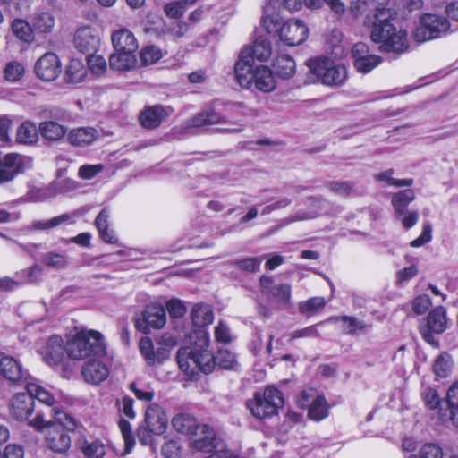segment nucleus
<instances>
[{"label":"nucleus","instance_id":"f257e3e1","mask_svg":"<svg viewBox=\"0 0 458 458\" xmlns=\"http://www.w3.org/2000/svg\"><path fill=\"white\" fill-rule=\"evenodd\" d=\"M190 344L181 347L176 355L180 369L189 375L199 370L209 373L215 366L231 369L236 364L235 355L228 350H220L213 355L208 350L209 335L206 330H194L189 336Z\"/></svg>","mask_w":458,"mask_h":458},{"label":"nucleus","instance_id":"f03ea898","mask_svg":"<svg viewBox=\"0 0 458 458\" xmlns=\"http://www.w3.org/2000/svg\"><path fill=\"white\" fill-rule=\"evenodd\" d=\"M272 54L270 42L258 38L252 47H245L240 53L234 66L237 82L240 86H270L275 82L272 71L266 65L252 68L253 59L267 61Z\"/></svg>","mask_w":458,"mask_h":458},{"label":"nucleus","instance_id":"7ed1b4c3","mask_svg":"<svg viewBox=\"0 0 458 458\" xmlns=\"http://www.w3.org/2000/svg\"><path fill=\"white\" fill-rule=\"evenodd\" d=\"M52 420H46L44 413L38 411L28 424L38 431H46V443L49 449L56 453H64L71 446V438L66 431H74L77 421L69 414L54 411Z\"/></svg>","mask_w":458,"mask_h":458},{"label":"nucleus","instance_id":"20e7f679","mask_svg":"<svg viewBox=\"0 0 458 458\" xmlns=\"http://www.w3.org/2000/svg\"><path fill=\"white\" fill-rule=\"evenodd\" d=\"M391 16V12L366 14L364 24L371 27L370 38L380 44V51L403 53L409 48L407 33L392 24Z\"/></svg>","mask_w":458,"mask_h":458},{"label":"nucleus","instance_id":"39448f33","mask_svg":"<svg viewBox=\"0 0 458 458\" xmlns=\"http://www.w3.org/2000/svg\"><path fill=\"white\" fill-rule=\"evenodd\" d=\"M65 352L72 360L98 358L105 353L102 335L97 331H81L67 343Z\"/></svg>","mask_w":458,"mask_h":458},{"label":"nucleus","instance_id":"423d86ee","mask_svg":"<svg viewBox=\"0 0 458 458\" xmlns=\"http://www.w3.org/2000/svg\"><path fill=\"white\" fill-rule=\"evenodd\" d=\"M310 83H322L327 86H339L347 80V69L344 65L329 66L326 57H316L307 61Z\"/></svg>","mask_w":458,"mask_h":458},{"label":"nucleus","instance_id":"0eeeda50","mask_svg":"<svg viewBox=\"0 0 458 458\" xmlns=\"http://www.w3.org/2000/svg\"><path fill=\"white\" fill-rule=\"evenodd\" d=\"M284 405L282 393L275 387H267L263 393H255L252 399L247 401L250 413L259 419L271 417Z\"/></svg>","mask_w":458,"mask_h":458},{"label":"nucleus","instance_id":"6e6552de","mask_svg":"<svg viewBox=\"0 0 458 458\" xmlns=\"http://www.w3.org/2000/svg\"><path fill=\"white\" fill-rule=\"evenodd\" d=\"M450 23L445 17L426 13L420 17V23L413 31V37L418 42H425L447 35Z\"/></svg>","mask_w":458,"mask_h":458},{"label":"nucleus","instance_id":"1a4fd4ad","mask_svg":"<svg viewBox=\"0 0 458 458\" xmlns=\"http://www.w3.org/2000/svg\"><path fill=\"white\" fill-rule=\"evenodd\" d=\"M165 323V310L160 304L146 306L134 320L135 327L144 334L149 333L151 329H160Z\"/></svg>","mask_w":458,"mask_h":458},{"label":"nucleus","instance_id":"9d476101","mask_svg":"<svg viewBox=\"0 0 458 458\" xmlns=\"http://www.w3.org/2000/svg\"><path fill=\"white\" fill-rule=\"evenodd\" d=\"M0 375L11 384L24 385L31 377L22 363L16 358L0 353Z\"/></svg>","mask_w":458,"mask_h":458},{"label":"nucleus","instance_id":"9b49d317","mask_svg":"<svg viewBox=\"0 0 458 458\" xmlns=\"http://www.w3.org/2000/svg\"><path fill=\"white\" fill-rule=\"evenodd\" d=\"M32 160L16 153H10L0 159V184L13 181L18 174L31 166Z\"/></svg>","mask_w":458,"mask_h":458},{"label":"nucleus","instance_id":"f8f14e48","mask_svg":"<svg viewBox=\"0 0 458 458\" xmlns=\"http://www.w3.org/2000/svg\"><path fill=\"white\" fill-rule=\"evenodd\" d=\"M298 404L301 408L309 407L308 417L315 421H320L329 414L328 403L322 395H315L313 389L304 390L301 393Z\"/></svg>","mask_w":458,"mask_h":458},{"label":"nucleus","instance_id":"ddd939ff","mask_svg":"<svg viewBox=\"0 0 458 458\" xmlns=\"http://www.w3.org/2000/svg\"><path fill=\"white\" fill-rule=\"evenodd\" d=\"M447 324L446 312L443 307H437L432 310L428 317L425 325L420 326V332L422 338L432 345L437 343L434 335L442 334Z\"/></svg>","mask_w":458,"mask_h":458},{"label":"nucleus","instance_id":"4468645a","mask_svg":"<svg viewBox=\"0 0 458 458\" xmlns=\"http://www.w3.org/2000/svg\"><path fill=\"white\" fill-rule=\"evenodd\" d=\"M191 445L197 451L213 452L221 443L215 435L214 429L206 424H199L190 437Z\"/></svg>","mask_w":458,"mask_h":458},{"label":"nucleus","instance_id":"2eb2a0df","mask_svg":"<svg viewBox=\"0 0 458 458\" xmlns=\"http://www.w3.org/2000/svg\"><path fill=\"white\" fill-rule=\"evenodd\" d=\"M75 48L87 55L95 54L100 44V37L97 30L90 26L79 28L73 37Z\"/></svg>","mask_w":458,"mask_h":458},{"label":"nucleus","instance_id":"dca6fc26","mask_svg":"<svg viewBox=\"0 0 458 458\" xmlns=\"http://www.w3.org/2000/svg\"><path fill=\"white\" fill-rule=\"evenodd\" d=\"M35 72L38 78L43 81H53L61 73L59 57L52 52L44 54L35 64Z\"/></svg>","mask_w":458,"mask_h":458},{"label":"nucleus","instance_id":"f3484780","mask_svg":"<svg viewBox=\"0 0 458 458\" xmlns=\"http://www.w3.org/2000/svg\"><path fill=\"white\" fill-rule=\"evenodd\" d=\"M309 30L301 20H290L284 22L280 31V40L288 46H297L308 38Z\"/></svg>","mask_w":458,"mask_h":458},{"label":"nucleus","instance_id":"a211bd4d","mask_svg":"<svg viewBox=\"0 0 458 458\" xmlns=\"http://www.w3.org/2000/svg\"><path fill=\"white\" fill-rule=\"evenodd\" d=\"M35 411V401L27 391L13 396L10 403V414L19 421L28 420Z\"/></svg>","mask_w":458,"mask_h":458},{"label":"nucleus","instance_id":"6ab92c4d","mask_svg":"<svg viewBox=\"0 0 458 458\" xmlns=\"http://www.w3.org/2000/svg\"><path fill=\"white\" fill-rule=\"evenodd\" d=\"M145 422L151 433L161 435L166 428L167 420L162 408L152 403L146 409Z\"/></svg>","mask_w":458,"mask_h":458},{"label":"nucleus","instance_id":"aec40b11","mask_svg":"<svg viewBox=\"0 0 458 458\" xmlns=\"http://www.w3.org/2000/svg\"><path fill=\"white\" fill-rule=\"evenodd\" d=\"M81 375L86 382L99 384L107 378L109 369L98 358H92L82 367Z\"/></svg>","mask_w":458,"mask_h":458},{"label":"nucleus","instance_id":"412c9836","mask_svg":"<svg viewBox=\"0 0 458 458\" xmlns=\"http://www.w3.org/2000/svg\"><path fill=\"white\" fill-rule=\"evenodd\" d=\"M111 40L114 51L135 53L139 47L134 34L125 28L114 31Z\"/></svg>","mask_w":458,"mask_h":458},{"label":"nucleus","instance_id":"4be33fe9","mask_svg":"<svg viewBox=\"0 0 458 458\" xmlns=\"http://www.w3.org/2000/svg\"><path fill=\"white\" fill-rule=\"evenodd\" d=\"M309 210H298L284 219V224L288 225L294 222L315 219L321 215L323 206L327 201L314 197L309 198Z\"/></svg>","mask_w":458,"mask_h":458},{"label":"nucleus","instance_id":"5701e85b","mask_svg":"<svg viewBox=\"0 0 458 458\" xmlns=\"http://www.w3.org/2000/svg\"><path fill=\"white\" fill-rule=\"evenodd\" d=\"M167 113L160 105L146 107L140 114V124L146 129L157 128L166 118Z\"/></svg>","mask_w":458,"mask_h":458},{"label":"nucleus","instance_id":"b1692460","mask_svg":"<svg viewBox=\"0 0 458 458\" xmlns=\"http://www.w3.org/2000/svg\"><path fill=\"white\" fill-rule=\"evenodd\" d=\"M63 354L64 347L62 337L59 335L51 336L42 352L44 360L49 366H56L61 362Z\"/></svg>","mask_w":458,"mask_h":458},{"label":"nucleus","instance_id":"393cba45","mask_svg":"<svg viewBox=\"0 0 458 458\" xmlns=\"http://www.w3.org/2000/svg\"><path fill=\"white\" fill-rule=\"evenodd\" d=\"M98 137V132L93 127H80L72 130L68 134V141L72 146L87 147Z\"/></svg>","mask_w":458,"mask_h":458},{"label":"nucleus","instance_id":"a878e982","mask_svg":"<svg viewBox=\"0 0 458 458\" xmlns=\"http://www.w3.org/2000/svg\"><path fill=\"white\" fill-rule=\"evenodd\" d=\"M342 322V331L345 335H355L359 334H367L371 329V325L352 316H341L335 318Z\"/></svg>","mask_w":458,"mask_h":458},{"label":"nucleus","instance_id":"bb28decb","mask_svg":"<svg viewBox=\"0 0 458 458\" xmlns=\"http://www.w3.org/2000/svg\"><path fill=\"white\" fill-rule=\"evenodd\" d=\"M264 257H245L236 259L228 262V266L244 273L245 275L258 273L260 269Z\"/></svg>","mask_w":458,"mask_h":458},{"label":"nucleus","instance_id":"cd10ccee","mask_svg":"<svg viewBox=\"0 0 458 458\" xmlns=\"http://www.w3.org/2000/svg\"><path fill=\"white\" fill-rule=\"evenodd\" d=\"M274 72L272 71L274 74V78L276 76L282 78V79H287L292 77L295 72V62L294 60L289 56V55H280L276 57L273 64ZM276 81V79H274ZM273 82L272 84H274Z\"/></svg>","mask_w":458,"mask_h":458},{"label":"nucleus","instance_id":"c85d7f7f","mask_svg":"<svg viewBox=\"0 0 458 458\" xmlns=\"http://www.w3.org/2000/svg\"><path fill=\"white\" fill-rule=\"evenodd\" d=\"M214 318L212 309L208 304H195L191 310V319L194 326L203 329L207 325L212 323Z\"/></svg>","mask_w":458,"mask_h":458},{"label":"nucleus","instance_id":"c756f323","mask_svg":"<svg viewBox=\"0 0 458 458\" xmlns=\"http://www.w3.org/2000/svg\"><path fill=\"white\" fill-rule=\"evenodd\" d=\"M13 34L21 42L30 44L34 41V30L27 21L14 19L11 23Z\"/></svg>","mask_w":458,"mask_h":458},{"label":"nucleus","instance_id":"7c9ffc66","mask_svg":"<svg viewBox=\"0 0 458 458\" xmlns=\"http://www.w3.org/2000/svg\"><path fill=\"white\" fill-rule=\"evenodd\" d=\"M40 135L48 141H57L66 133V128L54 121H47L39 123Z\"/></svg>","mask_w":458,"mask_h":458},{"label":"nucleus","instance_id":"2f4dec72","mask_svg":"<svg viewBox=\"0 0 458 458\" xmlns=\"http://www.w3.org/2000/svg\"><path fill=\"white\" fill-rule=\"evenodd\" d=\"M31 22L33 30L38 33L49 34L55 26V21L51 13L40 11L34 14Z\"/></svg>","mask_w":458,"mask_h":458},{"label":"nucleus","instance_id":"473e14b6","mask_svg":"<svg viewBox=\"0 0 458 458\" xmlns=\"http://www.w3.org/2000/svg\"><path fill=\"white\" fill-rule=\"evenodd\" d=\"M136 58L134 53L115 51L109 57V66L113 70L124 71L130 70L134 66Z\"/></svg>","mask_w":458,"mask_h":458},{"label":"nucleus","instance_id":"72a5a7b5","mask_svg":"<svg viewBox=\"0 0 458 458\" xmlns=\"http://www.w3.org/2000/svg\"><path fill=\"white\" fill-rule=\"evenodd\" d=\"M222 121L223 117L215 110H205L191 118L187 122V127L199 128L208 124L218 123H221Z\"/></svg>","mask_w":458,"mask_h":458},{"label":"nucleus","instance_id":"f704fd0d","mask_svg":"<svg viewBox=\"0 0 458 458\" xmlns=\"http://www.w3.org/2000/svg\"><path fill=\"white\" fill-rule=\"evenodd\" d=\"M172 425L177 432L191 437L199 424L191 415L182 413L174 417Z\"/></svg>","mask_w":458,"mask_h":458},{"label":"nucleus","instance_id":"c9c22d12","mask_svg":"<svg viewBox=\"0 0 458 458\" xmlns=\"http://www.w3.org/2000/svg\"><path fill=\"white\" fill-rule=\"evenodd\" d=\"M39 130L33 123H22L16 132V140L19 143L30 145L37 142L38 139Z\"/></svg>","mask_w":458,"mask_h":458},{"label":"nucleus","instance_id":"e433bc0d","mask_svg":"<svg viewBox=\"0 0 458 458\" xmlns=\"http://www.w3.org/2000/svg\"><path fill=\"white\" fill-rule=\"evenodd\" d=\"M80 448L87 458H103L106 452V445L98 439H84Z\"/></svg>","mask_w":458,"mask_h":458},{"label":"nucleus","instance_id":"4c0bfd02","mask_svg":"<svg viewBox=\"0 0 458 458\" xmlns=\"http://www.w3.org/2000/svg\"><path fill=\"white\" fill-rule=\"evenodd\" d=\"M25 389L34 401L38 399L47 406H52L55 403V397L44 387L34 382L32 377L26 384Z\"/></svg>","mask_w":458,"mask_h":458},{"label":"nucleus","instance_id":"58836bf2","mask_svg":"<svg viewBox=\"0 0 458 458\" xmlns=\"http://www.w3.org/2000/svg\"><path fill=\"white\" fill-rule=\"evenodd\" d=\"M75 213L73 215L63 214L48 220L34 221L31 227L38 231H47L60 226L63 224H73L75 222L73 219Z\"/></svg>","mask_w":458,"mask_h":458},{"label":"nucleus","instance_id":"ea45409f","mask_svg":"<svg viewBox=\"0 0 458 458\" xmlns=\"http://www.w3.org/2000/svg\"><path fill=\"white\" fill-rule=\"evenodd\" d=\"M415 199L414 191L411 189H406L394 193L392 197V205L394 208L395 214L404 215L408 205Z\"/></svg>","mask_w":458,"mask_h":458},{"label":"nucleus","instance_id":"a19ab883","mask_svg":"<svg viewBox=\"0 0 458 458\" xmlns=\"http://www.w3.org/2000/svg\"><path fill=\"white\" fill-rule=\"evenodd\" d=\"M87 75V70L83 64L76 59L70 62L64 73L67 83H80Z\"/></svg>","mask_w":458,"mask_h":458},{"label":"nucleus","instance_id":"79ce46f5","mask_svg":"<svg viewBox=\"0 0 458 458\" xmlns=\"http://www.w3.org/2000/svg\"><path fill=\"white\" fill-rule=\"evenodd\" d=\"M42 262L54 269L60 270L68 267L70 261L65 252L49 251L42 256Z\"/></svg>","mask_w":458,"mask_h":458},{"label":"nucleus","instance_id":"37998d69","mask_svg":"<svg viewBox=\"0 0 458 458\" xmlns=\"http://www.w3.org/2000/svg\"><path fill=\"white\" fill-rule=\"evenodd\" d=\"M269 9L270 8H268L267 11H265L267 14L262 18L263 27L268 34H276L280 37V31L284 24L283 21L278 13H268ZM265 10H267V6L265 7Z\"/></svg>","mask_w":458,"mask_h":458},{"label":"nucleus","instance_id":"c03bdc74","mask_svg":"<svg viewBox=\"0 0 458 458\" xmlns=\"http://www.w3.org/2000/svg\"><path fill=\"white\" fill-rule=\"evenodd\" d=\"M326 301L323 297H312L306 301L299 303V310L302 315L312 316L319 310H323Z\"/></svg>","mask_w":458,"mask_h":458},{"label":"nucleus","instance_id":"a18cd8bd","mask_svg":"<svg viewBox=\"0 0 458 458\" xmlns=\"http://www.w3.org/2000/svg\"><path fill=\"white\" fill-rule=\"evenodd\" d=\"M389 0H360L358 1V8L362 12L367 9L369 13L367 14H377L381 12H391L389 8H386Z\"/></svg>","mask_w":458,"mask_h":458},{"label":"nucleus","instance_id":"49530a36","mask_svg":"<svg viewBox=\"0 0 458 458\" xmlns=\"http://www.w3.org/2000/svg\"><path fill=\"white\" fill-rule=\"evenodd\" d=\"M163 56L161 48L155 45H148L143 47L140 53V59L142 64L150 65L159 61Z\"/></svg>","mask_w":458,"mask_h":458},{"label":"nucleus","instance_id":"de8ad7c7","mask_svg":"<svg viewBox=\"0 0 458 458\" xmlns=\"http://www.w3.org/2000/svg\"><path fill=\"white\" fill-rule=\"evenodd\" d=\"M394 174L393 169L386 170L382 173L377 174L374 175V179L379 182H385L390 186L395 187H409L413 183V180L411 178L408 179H394L392 177Z\"/></svg>","mask_w":458,"mask_h":458},{"label":"nucleus","instance_id":"09e8293b","mask_svg":"<svg viewBox=\"0 0 458 458\" xmlns=\"http://www.w3.org/2000/svg\"><path fill=\"white\" fill-rule=\"evenodd\" d=\"M24 65L17 61L9 62L4 69V78L11 83L18 82L24 75Z\"/></svg>","mask_w":458,"mask_h":458},{"label":"nucleus","instance_id":"8fccbe9b","mask_svg":"<svg viewBox=\"0 0 458 458\" xmlns=\"http://www.w3.org/2000/svg\"><path fill=\"white\" fill-rule=\"evenodd\" d=\"M327 187L330 191L345 197L353 191L354 184L352 182H329Z\"/></svg>","mask_w":458,"mask_h":458},{"label":"nucleus","instance_id":"3c124183","mask_svg":"<svg viewBox=\"0 0 458 458\" xmlns=\"http://www.w3.org/2000/svg\"><path fill=\"white\" fill-rule=\"evenodd\" d=\"M361 66L354 65L358 72L367 73L377 66L381 63V58L378 55L369 53L360 58Z\"/></svg>","mask_w":458,"mask_h":458},{"label":"nucleus","instance_id":"603ef678","mask_svg":"<svg viewBox=\"0 0 458 458\" xmlns=\"http://www.w3.org/2000/svg\"><path fill=\"white\" fill-rule=\"evenodd\" d=\"M301 4V0H268L267 10L268 8L277 9L283 6L290 12H294L300 10Z\"/></svg>","mask_w":458,"mask_h":458},{"label":"nucleus","instance_id":"864d4df0","mask_svg":"<svg viewBox=\"0 0 458 458\" xmlns=\"http://www.w3.org/2000/svg\"><path fill=\"white\" fill-rule=\"evenodd\" d=\"M88 65L93 74L101 75L106 70V62L102 55H89Z\"/></svg>","mask_w":458,"mask_h":458},{"label":"nucleus","instance_id":"5fc2aeb1","mask_svg":"<svg viewBox=\"0 0 458 458\" xmlns=\"http://www.w3.org/2000/svg\"><path fill=\"white\" fill-rule=\"evenodd\" d=\"M270 296L279 301L287 303L291 299V286L288 284L276 285L270 291Z\"/></svg>","mask_w":458,"mask_h":458},{"label":"nucleus","instance_id":"6e6d98bb","mask_svg":"<svg viewBox=\"0 0 458 458\" xmlns=\"http://www.w3.org/2000/svg\"><path fill=\"white\" fill-rule=\"evenodd\" d=\"M104 170L102 164L84 165L79 168L78 175L81 179L90 180Z\"/></svg>","mask_w":458,"mask_h":458},{"label":"nucleus","instance_id":"4d7b16f0","mask_svg":"<svg viewBox=\"0 0 458 458\" xmlns=\"http://www.w3.org/2000/svg\"><path fill=\"white\" fill-rule=\"evenodd\" d=\"M188 30L189 26L183 21H173L166 26V32L173 38L183 37Z\"/></svg>","mask_w":458,"mask_h":458},{"label":"nucleus","instance_id":"13d9d810","mask_svg":"<svg viewBox=\"0 0 458 458\" xmlns=\"http://www.w3.org/2000/svg\"><path fill=\"white\" fill-rule=\"evenodd\" d=\"M395 217L401 222L405 229H410L414 226L419 220V212L416 210H406L404 215L395 214Z\"/></svg>","mask_w":458,"mask_h":458},{"label":"nucleus","instance_id":"bf43d9fd","mask_svg":"<svg viewBox=\"0 0 458 458\" xmlns=\"http://www.w3.org/2000/svg\"><path fill=\"white\" fill-rule=\"evenodd\" d=\"M450 371V364L447 358L443 355L438 356L434 363V372L437 377H445Z\"/></svg>","mask_w":458,"mask_h":458},{"label":"nucleus","instance_id":"052dcab7","mask_svg":"<svg viewBox=\"0 0 458 458\" xmlns=\"http://www.w3.org/2000/svg\"><path fill=\"white\" fill-rule=\"evenodd\" d=\"M432 239V226L430 223L427 222L423 224V229L420 235L411 242V246L413 248L420 247L425 243L430 242Z\"/></svg>","mask_w":458,"mask_h":458},{"label":"nucleus","instance_id":"680f3d73","mask_svg":"<svg viewBox=\"0 0 458 458\" xmlns=\"http://www.w3.org/2000/svg\"><path fill=\"white\" fill-rule=\"evenodd\" d=\"M166 310L172 318H182L186 312V307L179 300H170L166 302Z\"/></svg>","mask_w":458,"mask_h":458},{"label":"nucleus","instance_id":"e2e57ef3","mask_svg":"<svg viewBox=\"0 0 458 458\" xmlns=\"http://www.w3.org/2000/svg\"><path fill=\"white\" fill-rule=\"evenodd\" d=\"M420 458H443L442 449L435 444H425L420 451Z\"/></svg>","mask_w":458,"mask_h":458},{"label":"nucleus","instance_id":"0e129e2a","mask_svg":"<svg viewBox=\"0 0 458 458\" xmlns=\"http://www.w3.org/2000/svg\"><path fill=\"white\" fill-rule=\"evenodd\" d=\"M164 12L169 18L179 19L184 13V5L180 2H171L165 5Z\"/></svg>","mask_w":458,"mask_h":458},{"label":"nucleus","instance_id":"69168bd1","mask_svg":"<svg viewBox=\"0 0 458 458\" xmlns=\"http://www.w3.org/2000/svg\"><path fill=\"white\" fill-rule=\"evenodd\" d=\"M431 305L430 298L427 294L416 297L412 302V309L417 314L425 313Z\"/></svg>","mask_w":458,"mask_h":458},{"label":"nucleus","instance_id":"338daca9","mask_svg":"<svg viewBox=\"0 0 458 458\" xmlns=\"http://www.w3.org/2000/svg\"><path fill=\"white\" fill-rule=\"evenodd\" d=\"M162 454L165 458H177L181 454V446L174 440L166 441L162 445Z\"/></svg>","mask_w":458,"mask_h":458},{"label":"nucleus","instance_id":"774afa93","mask_svg":"<svg viewBox=\"0 0 458 458\" xmlns=\"http://www.w3.org/2000/svg\"><path fill=\"white\" fill-rule=\"evenodd\" d=\"M369 53V47L364 42H358L352 48V55L354 60V65H360V58Z\"/></svg>","mask_w":458,"mask_h":458}]
</instances>
